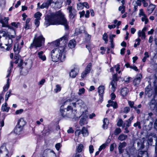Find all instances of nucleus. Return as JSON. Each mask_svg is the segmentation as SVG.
<instances>
[{"label": "nucleus", "instance_id": "6e6552de", "mask_svg": "<svg viewBox=\"0 0 157 157\" xmlns=\"http://www.w3.org/2000/svg\"><path fill=\"white\" fill-rule=\"evenodd\" d=\"M10 67L9 68L7 71V75L6 76V77L8 78L7 80L6 84V85L3 87V91L4 92H6L8 90L9 86H10V82L9 80L10 79L9 78V77L10 76L11 72V70L12 68H13V62L12 61H11L10 62Z\"/></svg>", "mask_w": 157, "mask_h": 157}, {"label": "nucleus", "instance_id": "ea45409f", "mask_svg": "<svg viewBox=\"0 0 157 157\" xmlns=\"http://www.w3.org/2000/svg\"><path fill=\"white\" fill-rule=\"evenodd\" d=\"M61 90V87L59 84H57L56 86V88L54 90V92L57 93L59 92Z\"/></svg>", "mask_w": 157, "mask_h": 157}, {"label": "nucleus", "instance_id": "0e129e2a", "mask_svg": "<svg viewBox=\"0 0 157 157\" xmlns=\"http://www.w3.org/2000/svg\"><path fill=\"white\" fill-rule=\"evenodd\" d=\"M81 130L79 129L76 130L75 132V135L76 136H78L81 134Z\"/></svg>", "mask_w": 157, "mask_h": 157}, {"label": "nucleus", "instance_id": "473e14b6", "mask_svg": "<svg viewBox=\"0 0 157 157\" xmlns=\"http://www.w3.org/2000/svg\"><path fill=\"white\" fill-rule=\"evenodd\" d=\"M92 67V64L91 63H88L87 66L86 67L84 71L87 72L88 73H90V71L91 70Z\"/></svg>", "mask_w": 157, "mask_h": 157}, {"label": "nucleus", "instance_id": "f8f14e48", "mask_svg": "<svg viewBox=\"0 0 157 157\" xmlns=\"http://www.w3.org/2000/svg\"><path fill=\"white\" fill-rule=\"evenodd\" d=\"M9 17H1L0 18V23L2 24V27H6L8 24Z\"/></svg>", "mask_w": 157, "mask_h": 157}, {"label": "nucleus", "instance_id": "e2e57ef3", "mask_svg": "<svg viewBox=\"0 0 157 157\" xmlns=\"http://www.w3.org/2000/svg\"><path fill=\"white\" fill-rule=\"evenodd\" d=\"M88 74L89 73H87V72H86L85 71H84L81 73V78H84L85 77H86V75Z\"/></svg>", "mask_w": 157, "mask_h": 157}, {"label": "nucleus", "instance_id": "13d9d810", "mask_svg": "<svg viewBox=\"0 0 157 157\" xmlns=\"http://www.w3.org/2000/svg\"><path fill=\"white\" fill-rule=\"evenodd\" d=\"M123 121L121 119H119L118 120L117 123V125L118 126L120 127L122 125H123Z\"/></svg>", "mask_w": 157, "mask_h": 157}, {"label": "nucleus", "instance_id": "58836bf2", "mask_svg": "<svg viewBox=\"0 0 157 157\" xmlns=\"http://www.w3.org/2000/svg\"><path fill=\"white\" fill-rule=\"evenodd\" d=\"M12 42V40L11 38L10 37L8 39V43L5 44L6 46H7V47L6 49H10L11 47V44Z\"/></svg>", "mask_w": 157, "mask_h": 157}, {"label": "nucleus", "instance_id": "4d7b16f0", "mask_svg": "<svg viewBox=\"0 0 157 157\" xmlns=\"http://www.w3.org/2000/svg\"><path fill=\"white\" fill-rule=\"evenodd\" d=\"M84 33L85 35L86 36V38L87 39V40H89L91 38V35L88 34L86 31H85Z\"/></svg>", "mask_w": 157, "mask_h": 157}, {"label": "nucleus", "instance_id": "9b49d317", "mask_svg": "<svg viewBox=\"0 0 157 157\" xmlns=\"http://www.w3.org/2000/svg\"><path fill=\"white\" fill-rule=\"evenodd\" d=\"M9 151L4 146H2L0 149V157H9Z\"/></svg>", "mask_w": 157, "mask_h": 157}, {"label": "nucleus", "instance_id": "680f3d73", "mask_svg": "<svg viewBox=\"0 0 157 157\" xmlns=\"http://www.w3.org/2000/svg\"><path fill=\"white\" fill-rule=\"evenodd\" d=\"M10 92H7L6 94V98L5 99V100L6 101V102L8 100L9 97H10Z\"/></svg>", "mask_w": 157, "mask_h": 157}, {"label": "nucleus", "instance_id": "a18cd8bd", "mask_svg": "<svg viewBox=\"0 0 157 157\" xmlns=\"http://www.w3.org/2000/svg\"><path fill=\"white\" fill-rule=\"evenodd\" d=\"M85 90L84 88H82L79 89L78 92V94L79 95H81L82 94L85 93Z\"/></svg>", "mask_w": 157, "mask_h": 157}, {"label": "nucleus", "instance_id": "2eb2a0df", "mask_svg": "<svg viewBox=\"0 0 157 157\" xmlns=\"http://www.w3.org/2000/svg\"><path fill=\"white\" fill-rule=\"evenodd\" d=\"M126 143L125 142L122 143H120L119 144L118 149L120 154L122 153L124 151V148L126 146Z\"/></svg>", "mask_w": 157, "mask_h": 157}, {"label": "nucleus", "instance_id": "0eeeda50", "mask_svg": "<svg viewBox=\"0 0 157 157\" xmlns=\"http://www.w3.org/2000/svg\"><path fill=\"white\" fill-rule=\"evenodd\" d=\"M82 109V108L81 112L82 113V117L79 121V124L81 126H82L85 124H86L88 123L87 119L88 114L87 111H83Z\"/></svg>", "mask_w": 157, "mask_h": 157}, {"label": "nucleus", "instance_id": "2f4dec72", "mask_svg": "<svg viewBox=\"0 0 157 157\" xmlns=\"http://www.w3.org/2000/svg\"><path fill=\"white\" fill-rule=\"evenodd\" d=\"M92 67V64L91 63H88L87 66L86 67L84 71L87 72L88 73H90V71L91 70Z\"/></svg>", "mask_w": 157, "mask_h": 157}, {"label": "nucleus", "instance_id": "20e7f679", "mask_svg": "<svg viewBox=\"0 0 157 157\" xmlns=\"http://www.w3.org/2000/svg\"><path fill=\"white\" fill-rule=\"evenodd\" d=\"M44 38L41 35L35 38L33 43L30 45V48H36L40 47L43 48L44 45Z\"/></svg>", "mask_w": 157, "mask_h": 157}, {"label": "nucleus", "instance_id": "603ef678", "mask_svg": "<svg viewBox=\"0 0 157 157\" xmlns=\"http://www.w3.org/2000/svg\"><path fill=\"white\" fill-rule=\"evenodd\" d=\"M19 24L20 23L19 22L16 23V22H13L11 23V25L14 27L15 28H17Z\"/></svg>", "mask_w": 157, "mask_h": 157}, {"label": "nucleus", "instance_id": "72a5a7b5", "mask_svg": "<svg viewBox=\"0 0 157 157\" xmlns=\"http://www.w3.org/2000/svg\"><path fill=\"white\" fill-rule=\"evenodd\" d=\"M109 123V121L108 119L107 118H104L103 121V124L102 125V127L104 129L107 128Z\"/></svg>", "mask_w": 157, "mask_h": 157}, {"label": "nucleus", "instance_id": "338daca9", "mask_svg": "<svg viewBox=\"0 0 157 157\" xmlns=\"http://www.w3.org/2000/svg\"><path fill=\"white\" fill-rule=\"evenodd\" d=\"M45 81V80L44 79H42L38 83V84L39 85H40L41 86L44 83Z\"/></svg>", "mask_w": 157, "mask_h": 157}, {"label": "nucleus", "instance_id": "c03bdc74", "mask_svg": "<svg viewBox=\"0 0 157 157\" xmlns=\"http://www.w3.org/2000/svg\"><path fill=\"white\" fill-rule=\"evenodd\" d=\"M118 10L121 11L122 14L124 13L125 11V6L122 5V6H120L119 7Z\"/></svg>", "mask_w": 157, "mask_h": 157}, {"label": "nucleus", "instance_id": "423d86ee", "mask_svg": "<svg viewBox=\"0 0 157 157\" xmlns=\"http://www.w3.org/2000/svg\"><path fill=\"white\" fill-rule=\"evenodd\" d=\"M149 106L151 110L155 109L157 112V88L156 89L155 95L148 103Z\"/></svg>", "mask_w": 157, "mask_h": 157}, {"label": "nucleus", "instance_id": "dca6fc26", "mask_svg": "<svg viewBox=\"0 0 157 157\" xmlns=\"http://www.w3.org/2000/svg\"><path fill=\"white\" fill-rule=\"evenodd\" d=\"M133 119V116H132L128 119L125 121L123 125V127H129L130 126L132 121Z\"/></svg>", "mask_w": 157, "mask_h": 157}, {"label": "nucleus", "instance_id": "9d476101", "mask_svg": "<svg viewBox=\"0 0 157 157\" xmlns=\"http://www.w3.org/2000/svg\"><path fill=\"white\" fill-rule=\"evenodd\" d=\"M67 10L69 13V16L70 18L73 19L76 16V11L71 6H68Z\"/></svg>", "mask_w": 157, "mask_h": 157}, {"label": "nucleus", "instance_id": "7ed1b4c3", "mask_svg": "<svg viewBox=\"0 0 157 157\" xmlns=\"http://www.w3.org/2000/svg\"><path fill=\"white\" fill-rule=\"evenodd\" d=\"M68 40V36L67 34L65 35L59 39L49 43L50 45L53 47L65 49Z\"/></svg>", "mask_w": 157, "mask_h": 157}, {"label": "nucleus", "instance_id": "3c124183", "mask_svg": "<svg viewBox=\"0 0 157 157\" xmlns=\"http://www.w3.org/2000/svg\"><path fill=\"white\" fill-rule=\"evenodd\" d=\"M130 110V109L128 107H126L124 109V110L123 112L125 113H128Z\"/></svg>", "mask_w": 157, "mask_h": 157}, {"label": "nucleus", "instance_id": "ddd939ff", "mask_svg": "<svg viewBox=\"0 0 157 157\" xmlns=\"http://www.w3.org/2000/svg\"><path fill=\"white\" fill-rule=\"evenodd\" d=\"M79 70L77 67H74L71 70L69 73L70 76L72 78H75L78 74Z\"/></svg>", "mask_w": 157, "mask_h": 157}, {"label": "nucleus", "instance_id": "393cba45", "mask_svg": "<svg viewBox=\"0 0 157 157\" xmlns=\"http://www.w3.org/2000/svg\"><path fill=\"white\" fill-rule=\"evenodd\" d=\"M22 128L21 126H19L16 125L14 129V132L16 134L19 135L21 133Z\"/></svg>", "mask_w": 157, "mask_h": 157}, {"label": "nucleus", "instance_id": "4c0bfd02", "mask_svg": "<svg viewBox=\"0 0 157 157\" xmlns=\"http://www.w3.org/2000/svg\"><path fill=\"white\" fill-rule=\"evenodd\" d=\"M6 102L2 105V110L3 111L8 112L9 111V108L7 107V104Z\"/></svg>", "mask_w": 157, "mask_h": 157}, {"label": "nucleus", "instance_id": "1a4fd4ad", "mask_svg": "<svg viewBox=\"0 0 157 157\" xmlns=\"http://www.w3.org/2000/svg\"><path fill=\"white\" fill-rule=\"evenodd\" d=\"M72 104L75 107H81L80 112L82 108L83 111H85L87 110V107L85 105L84 102L81 99H78L75 103H73Z\"/></svg>", "mask_w": 157, "mask_h": 157}, {"label": "nucleus", "instance_id": "79ce46f5", "mask_svg": "<svg viewBox=\"0 0 157 157\" xmlns=\"http://www.w3.org/2000/svg\"><path fill=\"white\" fill-rule=\"evenodd\" d=\"M42 14L39 12H37L34 15V17L36 18L35 19L40 20V17Z\"/></svg>", "mask_w": 157, "mask_h": 157}, {"label": "nucleus", "instance_id": "a878e982", "mask_svg": "<svg viewBox=\"0 0 157 157\" xmlns=\"http://www.w3.org/2000/svg\"><path fill=\"white\" fill-rule=\"evenodd\" d=\"M137 157H148V154L146 151H139Z\"/></svg>", "mask_w": 157, "mask_h": 157}, {"label": "nucleus", "instance_id": "69168bd1", "mask_svg": "<svg viewBox=\"0 0 157 157\" xmlns=\"http://www.w3.org/2000/svg\"><path fill=\"white\" fill-rule=\"evenodd\" d=\"M89 150L90 154H91L93 152L94 150L92 145H90L89 146Z\"/></svg>", "mask_w": 157, "mask_h": 157}, {"label": "nucleus", "instance_id": "39448f33", "mask_svg": "<svg viewBox=\"0 0 157 157\" xmlns=\"http://www.w3.org/2000/svg\"><path fill=\"white\" fill-rule=\"evenodd\" d=\"M67 112H68L67 118L74 119L75 120L78 119L79 117L77 116L76 114L77 112L76 110H74L73 108L71 106H68L67 108Z\"/></svg>", "mask_w": 157, "mask_h": 157}, {"label": "nucleus", "instance_id": "bb28decb", "mask_svg": "<svg viewBox=\"0 0 157 157\" xmlns=\"http://www.w3.org/2000/svg\"><path fill=\"white\" fill-rule=\"evenodd\" d=\"M76 44L75 40L74 39L71 40H70L68 43V47L71 48H75Z\"/></svg>", "mask_w": 157, "mask_h": 157}, {"label": "nucleus", "instance_id": "5701e85b", "mask_svg": "<svg viewBox=\"0 0 157 157\" xmlns=\"http://www.w3.org/2000/svg\"><path fill=\"white\" fill-rule=\"evenodd\" d=\"M128 90L127 88H122L121 90V94L123 97H125L128 94Z\"/></svg>", "mask_w": 157, "mask_h": 157}, {"label": "nucleus", "instance_id": "37998d69", "mask_svg": "<svg viewBox=\"0 0 157 157\" xmlns=\"http://www.w3.org/2000/svg\"><path fill=\"white\" fill-rule=\"evenodd\" d=\"M141 21H144V23L145 24H147L148 22V19L147 18V15H145L143 16L141 18Z\"/></svg>", "mask_w": 157, "mask_h": 157}, {"label": "nucleus", "instance_id": "c9c22d12", "mask_svg": "<svg viewBox=\"0 0 157 157\" xmlns=\"http://www.w3.org/2000/svg\"><path fill=\"white\" fill-rule=\"evenodd\" d=\"M138 36L139 37H141L142 39H144L145 38V33L144 32H141L140 30H139L138 33Z\"/></svg>", "mask_w": 157, "mask_h": 157}, {"label": "nucleus", "instance_id": "f3484780", "mask_svg": "<svg viewBox=\"0 0 157 157\" xmlns=\"http://www.w3.org/2000/svg\"><path fill=\"white\" fill-rule=\"evenodd\" d=\"M52 1L53 0H48L46 2L43 3L40 7V8L41 9H43L44 8H48L49 6L52 3Z\"/></svg>", "mask_w": 157, "mask_h": 157}, {"label": "nucleus", "instance_id": "09e8293b", "mask_svg": "<svg viewBox=\"0 0 157 157\" xmlns=\"http://www.w3.org/2000/svg\"><path fill=\"white\" fill-rule=\"evenodd\" d=\"M102 38L105 41V43L106 44L108 42V36L106 33H104L103 35Z\"/></svg>", "mask_w": 157, "mask_h": 157}, {"label": "nucleus", "instance_id": "c756f323", "mask_svg": "<svg viewBox=\"0 0 157 157\" xmlns=\"http://www.w3.org/2000/svg\"><path fill=\"white\" fill-rule=\"evenodd\" d=\"M81 132L82 134L84 136H87L89 134L87 128L85 127H83L82 128Z\"/></svg>", "mask_w": 157, "mask_h": 157}, {"label": "nucleus", "instance_id": "49530a36", "mask_svg": "<svg viewBox=\"0 0 157 157\" xmlns=\"http://www.w3.org/2000/svg\"><path fill=\"white\" fill-rule=\"evenodd\" d=\"M147 2H148L149 3H151L150 0H142L143 6L144 7H146L148 6V4Z\"/></svg>", "mask_w": 157, "mask_h": 157}, {"label": "nucleus", "instance_id": "4468645a", "mask_svg": "<svg viewBox=\"0 0 157 157\" xmlns=\"http://www.w3.org/2000/svg\"><path fill=\"white\" fill-rule=\"evenodd\" d=\"M63 105L61 106L60 109V112L61 115L64 118H67L68 115V112H67V109H63Z\"/></svg>", "mask_w": 157, "mask_h": 157}, {"label": "nucleus", "instance_id": "c85d7f7f", "mask_svg": "<svg viewBox=\"0 0 157 157\" xmlns=\"http://www.w3.org/2000/svg\"><path fill=\"white\" fill-rule=\"evenodd\" d=\"M44 153H47L48 155H52L53 157H56V155L53 151L50 149H46L44 151Z\"/></svg>", "mask_w": 157, "mask_h": 157}, {"label": "nucleus", "instance_id": "bf43d9fd", "mask_svg": "<svg viewBox=\"0 0 157 157\" xmlns=\"http://www.w3.org/2000/svg\"><path fill=\"white\" fill-rule=\"evenodd\" d=\"M0 34H2V36L4 37L8 36L7 33L5 31H0Z\"/></svg>", "mask_w": 157, "mask_h": 157}, {"label": "nucleus", "instance_id": "6ab92c4d", "mask_svg": "<svg viewBox=\"0 0 157 157\" xmlns=\"http://www.w3.org/2000/svg\"><path fill=\"white\" fill-rule=\"evenodd\" d=\"M85 28L84 27H80L75 29V33L76 35H78L85 32Z\"/></svg>", "mask_w": 157, "mask_h": 157}, {"label": "nucleus", "instance_id": "f03ea898", "mask_svg": "<svg viewBox=\"0 0 157 157\" xmlns=\"http://www.w3.org/2000/svg\"><path fill=\"white\" fill-rule=\"evenodd\" d=\"M52 60L57 62L59 60L63 62L66 57L65 50H52L51 52Z\"/></svg>", "mask_w": 157, "mask_h": 157}, {"label": "nucleus", "instance_id": "412c9836", "mask_svg": "<svg viewBox=\"0 0 157 157\" xmlns=\"http://www.w3.org/2000/svg\"><path fill=\"white\" fill-rule=\"evenodd\" d=\"M149 3L150 4L147 8V10L148 11V13L149 14H151L152 13L155 9L156 5L151 3Z\"/></svg>", "mask_w": 157, "mask_h": 157}, {"label": "nucleus", "instance_id": "cd10ccee", "mask_svg": "<svg viewBox=\"0 0 157 157\" xmlns=\"http://www.w3.org/2000/svg\"><path fill=\"white\" fill-rule=\"evenodd\" d=\"M110 84L111 86V90L113 92H114L116 90L117 85V82L114 80H112L110 83Z\"/></svg>", "mask_w": 157, "mask_h": 157}, {"label": "nucleus", "instance_id": "864d4df0", "mask_svg": "<svg viewBox=\"0 0 157 157\" xmlns=\"http://www.w3.org/2000/svg\"><path fill=\"white\" fill-rule=\"evenodd\" d=\"M133 126L135 127L138 126V128L139 129L141 128V126H140V123L139 121H137L136 123H135L133 124Z\"/></svg>", "mask_w": 157, "mask_h": 157}, {"label": "nucleus", "instance_id": "de8ad7c7", "mask_svg": "<svg viewBox=\"0 0 157 157\" xmlns=\"http://www.w3.org/2000/svg\"><path fill=\"white\" fill-rule=\"evenodd\" d=\"M83 145L81 144L79 145L77 149V151L78 152H81L83 149Z\"/></svg>", "mask_w": 157, "mask_h": 157}, {"label": "nucleus", "instance_id": "a19ab883", "mask_svg": "<svg viewBox=\"0 0 157 157\" xmlns=\"http://www.w3.org/2000/svg\"><path fill=\"white\" fill-rule=\"evenodd\" d=\"M115 69L116 71H117L120 69V65L118 64L114 66L113 67L110 68V70L111 71H113Z\"/></svg>", "mask_w": 157, "mask_h": 157}, {"label": "nucleus", "instance_id": "8fccbe9b", "mask_svg": "<svg viewBox=\"0 0 157 157\" xmlns=\"http://www.w3.org/2000/svg\"><path fill=\"white\" fill-rule=\"evenodd\" d=\"M121 130L120 128H117L114 131V134L115 135H117L121 132Z\"/></svg>", "mask_w": 157, "mask_h": 157}, {"label": "nucleus", "instance_id": "f257e3e1", "mask_svg": "<svg viewBox=\"0 0 157 157\" xmlns=\"http://www.w3.org/2000/svg\"><path fill=\"white\" fill-rule=\"evenodd\" d=\"M45 19L44 24L46 27L50 25H64L65 29H69L68 23L60 11L47 15Z\"/></svg>", "mask_w": 157, "mask_h": 157}, {"label": "nucleus", "instance_id": "774afa93", "mask_svg": "<svg viewBox=\"0 0 157 157\" xmlns=\"http://www.w3.org/2000/svg\"><path fill=\"white\" fill-rule=\"evenodd\" d=\"M81 4L83 6L85 7L86 8L88 9L89 7L88 3L86 2L82 3Z\"/></svg>", "mask_w": 157, "mask_h": 157}, {"label": "nucleus", "instance_id": "4be33fe9", "mask_svg": "<svg viewBox=\"0 0 157 157\" xmlns=\"http://www.w3.org/2000/svg\"><path fill=\"white\" fill-rule=\"evenodd\" d=\"M37 54L39 58L43 61H44L46 60V57L43 51H41L38 52Z\"/></svg>", "mask_w": 157, "mask_h": 157}, {"label": "nucleus", "instance_id": "7c9ffc66", "mask_svg": "<svg viewBox=\"0 0 157 157\" xmlns=\"http://www.w3.org/2000/svg\"><path fill=\"white\" fill-rule=\"evenodd\" d=\"M108 102L110 104V106L113 107L114 108L116 109L118 107V105L116 102L109 100L108 101Z\"/></svg>", "mask_w": 157, "mask_h": 157}, {"label": "nucleus", "instance_id": "a211bd4d", "mask_svg": "<svg viewBox=\"0 0 157 157\" xmlns=\"http://www.w3.org/2000/svg\"><path fill=\"white\" fill-rule=\"evenodd\" d=\"M142 77V75L141 74L137 75L136 78H135L133 81V83L135 85H137L140 84Z\"/></svg>", "mask_w": 157, "mask_h": 157}, {"label": "nucleus", "instance_id": "5fc2aeb1", "mask_svg": "<svg viewBox=\"0 0 157 157\" xmlns=\"http://www.w3.org/2000/svg\"><path fill=\"white\" fill-rule=\"evenodd\" d=\"M110 41L111 42L110 48H114V44L113 42V38L111 37H110Z\"/></svg>", "mask_w": 157, "mask_h": 157}, {"label": "nucleus", "instance_id": "aec40b11", "mask_svg": "<svg viewBox=\"0 0 157 157\" xmlns=\"http://www.w3.org/2000/svg\"><path fill=\"white\" fill-rule=\"evenodd\" d=\"M98 92L99 95H100L101 98H102L103 96L105 87L104 86H101L98 88Z\"/></svg>", "mask_w": 157, "mask_h": 157}, {"label": "nucleus", "instance_id": "e433bc0d", "mask_svg": "<svg viewBox=\"0 0 157 157\" xmlns=\"http://www.w3.org/2000/svg\"><path fill=\"white\" fill-rule=\"evenodd\" d=\"M14 59H19L20 56L18 54L20 52L19 50H14Z\"/></svg>", "mask_w": 157, "mask_h": 157}, {"label": "nucleus", "instance_id": "b1692460", "mask_svg": "<svg viewBox=\"0 0 157 157\" xmlns=\"http://www.w3.org/2000/svg\"><path fill=\"white\" fill-rule=\"evenodd\" d=\"M25 124V121L24 120L23 118H21L18 120L17 125L21 126V127L23 128Z\"/></svg>", "mask_w": 157, "mask_h": 157}, {"label": "nucleus", "instance_id": "6e6d98bb", "mask_svg": "<svg viewBox=\"0 0 157 157\" xmlns=\"http://www.w3.org/2000/svg\"><path fill=\"white\" fill-rule=\"evenodd\" d=\"M116 145L115 143H113L111 144L110 147V151H112L113 150L114 147H116Z\"/></svg>", "mask_w": 157, "mask_h": 157}, {"label": "nucleus", "instance_id": "f704fd0d", "mask_svg": "<svg viewBox=\"0 0 157 157\" xmlns=\"http://www.w3.org/2000/svg\"><path fill=\"white\" fill-rule=\"evenodd\" d=\"M127 138V136L123 134H122L120 135L118 137V140L121 141H122L126 140Z\"/></svg>", "mask_w": 157, "mask_h": 157}, {"label": "nucleus", "instance_id": "052dcab7", "mask_svg": "<svg viewBox=\"0 0 157 157\" xmlns=\"http://www.w3.org/2000/svg\"><path fill=\"white\" fill-rule=\"evenodd\" d=\"M140 41L141 40L139 38H138L136 40V41L137 43H135L134 44V47L135 48H136L137 45H139L140 44Z\"/></svg>", "mask_w": 157, "mask_h": 157}]
</instances>
